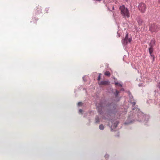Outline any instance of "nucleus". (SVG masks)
<instances>
[{"label": "nucleus", "instance_id": "f257e3e1", "mask_svg": "<svg viewBox=\"0 0 160 160\" xmlns=\"http://www.w3.org/2000/svg\"><path fill=\"white\" fill-rule=\"evenodd\" d=\"M119 9L121 13L124 18H128L130 16L129 11L127 8L124 5L120 6Z\"/></svg>", "mask_w": 160, "mask_h": 160}, {"label": "nucleus", "instance_id": "f03ea898", "mask_svg": "<svg viewBox=\"0 0 160 160\" xmlns=\"http://www.w3.org/2000/svg\"><path fill=\"white\" fill-rule=\"evenodd\" d=\"M138 8L142 13H144L145 12L147 7L146 5L143 3H141L139 4L138 6Z\"/></svg>", "mask_w": 160, "mask_h": 160}, {"label": "nucleus", "instance_id": "7ed1b4c3", "mask_svg": "<svg viewBox=\"0 0 160 160\" xmlns=\"http://www.w3.org/2000/svg\"><path fill=\"white\" fill-rule=\"evenodd\" d=\"M132 40V39L131 38H128V34L127 33L125 38L123 39H122V43L124 45H126L128 43L130 42Z\"/></svg>", "mask_w": 160, "mask_h": 160}, {"label": "nucleus", "instance_id": "20e7f679", "mask_svg": "<svg viewBox=\"0 0 160 160\" xmlns=\"http://www.w3.org/2000/svg\"><path fill=\"white\" fill-rule=\"evenodd\" d=\"M158 27L154 24H152L149 28V30L152 32H155L157 30Z\"/></svg>", "mask_w": 160, "mask_h": 160}, {"label": "nucleus", "instance_id": "39448f33", "mask_svg": "<svg viewBox=\"0 0 160 160\" xmlns=\"http://www.w3.org/2000/svg\"><path fill=\"white\" fill-rule=\"evenodd\" d=\"M110 82L109 80L99 81L98 84L100 85H108L110 84Z\"/></svg>", "mask_w": 160, "mask_h": 160}, {"label": "nucleus", "instance_id": "423d86ee", "mask_svg": "<svg viewBox=\"0 0 160 160\" xmlns=\"http://www.w3.org/2000/svg\"><path fill=\"white\" fill-rule=\"evenodd\" d=\"M149 46H150V47L149 48V53L150 55L151 56L154 57V56L152 55V53L153 51V49L152 46V45H151V43L150 44ZM154 59V57H153V59Z\"/></svg>", "mask_w": 160, "mask_h": 160}, {"label": "nucleus", "instance_id": "0eeeda50", "mask_svg": "<svg viewBox=\"0 0 160 160\" xmlns=\"http://www.w3.org/2000/svg\"><path fill=\"white\" fill-rule=\"evenodd\" d=\"M97 108L98 110V112L101 113V111L102 110V106H99L98 105H97Z\"/></svg>", "mask_w": 160, "mask_h": 160}, {"label": "nucleus", "instance_id": "6e6552de", "mask_svg": "<svg viewBox=\"0 0 160 160\" xmlns=\"http://www.w3.org/2000/svg\"><path fill=\"white\" fill-rule=\"evenodd\" d=\"M138 22L139 25H142L143 22L142 20V19H139L138 20Z\"/></svg>", "mask_w": 160, "mask_h": 160}, {"label": "nucleus", "instance_id": "1a4fd4ad", "mask_svg": "<svg viewBox=\"0 0 160 160\" xmlns=\"http://www.w3.org/2000/svg\"><path fill=\"white\" fill-rule=\"evenodd\" d=\"M104 75L106 76L109 77L110 75V73L109 71H106L104 73Z\"/></svg>", "mask_w": 160, "mask_h": 160}, {"label": "nucleus", "instance_id": "9d476101", "mask_svg": "<svg viewBox=\"0 0 160 160\" xmlns=\"http://www.w3.org/2000/svg\"><path fill=\"white\" fill-rule=\"evenodd\" d=\"M99 128L100 129L102 130L104 128V126L102 124L100 125L99 126Z\"/></svg>", "mask_w": 160, "mask_h": 160}, {"label": "nucleus", "instance_id": "9b49d317", "mask_svg": "<svg viewBox=\"0 0 160 160\" xmlns=\"http://www.w3.org/2000/svg\"><path fill=\"white\" fill-rule=\"evenodd\" d=\"M119 93V91L118 90H116V92L115 93V95L116 97H117L118 95V94Z\"/></svg>", "mask_w": 160, "mask_h": 160}, {"label": "nucleus", "instance_id": "f8f14e48", "mask_svg": "<svg viewBox=\"0 0 160 160\" xmlns=\"http://www.w3.org/2000/svg\"><path fill=\"white\" fill-rule=\"evenodd\" d=\"M115 85H118V86H120V87H122V85L120 83H118V82H115Z\"/></svg>", "mask_w": 160, "mask_h": 160}, {"label": "nucleus", "instance_id": "ddd939ff", "mask_svg": "<svg viewBox=\"0 0 160 160\" xmlns=\"http://www.w3.org/2000/svg\"><path fill=\"white\" fill-rule=\"evenodd\" d=\"M101 75V74H99V76L98 77V81H99L100 80V77H101L100 75Z\"/></svg>", "mask_w": 160, "mask_h": 160}, {"label": "nucleus", "instance_id": "4468645a", "mask_svg": "<svg viewBox=\"0 0 160 160\" xmlns=\"http://www.w3.org/2000/svg\"><path fill=\"white\" fill-rule=\"evenodd\" d=\"M96 122H99L98 117H97V118H96Z\"/></svg>", "mask_w": 160, "mask_h": 160}, {"label": "nucleus", "instance_id": "2eb2a0df", "mask_svg": "<svg viewBox=\"0 0 160 160\" xmlns=\"http://www.w3.org/2000/svg\"><path fill=\"white\" fill-rule=\"evenodd\" d=\"M78 106H81L82 105V103L81 102H79L78 103Z\"/></svg>", "mask_w": 160, "mask_h": 160}, {"label": "nucleus", "instance_id": "dca6fc26", "mask_svg": "<svg viewBox=\"0 0 160 160\" xmlns=\"http://www.w3.org/2000/svg\"><path fill=\"white\" fill-rule=\"evenodd\" d=\"M158 86L159 88H160V82L158 84Z\"/></svg>", "mask_w": 160, "mask_h": 160}, {"label": "nucleus", "instance_id": "f3484780", "mask_svg": "<svg viewBox=\"0 0 160 160\" xmlns=\"http://www.w3.org/2000/svg\"><path fill=\"white\" fill-rule=\"evenodd\" d=\"M79 111L80 112H82V110L81 109H80Z\"/></svg>", "mask_w": 160, "mask_h": 160}, {"label": "nucleus", "instance_id": "a211bd4d", "mask_svg": "<svg viewBox=\"0 0 160 160\" xmlns=\"http://www.w3.org/2000/svg\"><path fill=\"white\" fill-rule=\"evenodd\" d=\"M112 10H114V6L112 7Z\"/></svg>", "mask_w": 160, "mask_h": 160}, {"label": "nucleus", "instance_id": "6ab92c4d", "mask_svg": "<svg viewBox=\"0 0 160 160\" xmlns=\"http://www.w3.org/2000/svg\"><path fill=\"white\" fill-rule=\"evenodd\" d=\"M158 2L160 3V0H158Z\"/></svg>", "mask_w": 160, "mask_h": 160}, {"label": "nucleus", "instance_id": "aec40b11", "mask_svg": "<svg viewBox=\"0 0 160 160\" xmlns=\"http://www.w3.org/2000/svg\"><path fill=\"white\" fill-rule=\"evenodd\" d=\"M133 103V105H135V103L134 102Z\"/></svg>", "mask_w": 160, "mask_h": 160}]
</instances>
